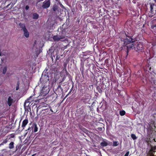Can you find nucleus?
<instances>
[{
    "mask_svg": "<svg viewBox=\"0 0 156 156\" xmlns=\"http://www.w3.org/2000/svg\"><path fill=\"white\" fill-rule=\"evenodd\" d=\"M27 132H28L26 133V134H27Z\"/></svg>",
    "mask_w": 156,
    "mask_h": 156,
    "instance_id": "obj_55",
    "label": "nucleus"
},
{
    "mask_svg": "<svg viewBox=\"0 0 156 156\" xmlns=\"http://www.w3.org/2000/svg\"><path fill=\"white\" fill-rule=\"evenodd\" d=\"M129 152L127 151L126 152V153L124 155V156H128L129 154Z\"/></svg>",
    "mask_w": 156,
    "mask_h": 156,
    "instance_id": "obj_37",
    "label": "nucleus"
},
{
    "mask_svg": "<svg viewBox=\"0 0 156 156\" xmlns=\"http://www.w3.org/2000/svg\"><path fill=\"white\" fill-rule=\"evenodd\" d=\"M20 83L19 81H18L16 83V90H18L19 89Z\"/></svg>",
    "mask_w": 156,
    "mask_h": 156,
    "instance_id": "obj_29",
    "label": "nucleus"
},
{
    "mask_svg": "<svg viewBox=\"0 0 156 156\" xmlns=\"http://www.w3.org/2000/svg\"><path fill=\"white\" fill-rule=\"evenodd\" d=\"M84 63L83 62H81L80 64V70L81 72V74L83 76L84 73Z\"/></svg>",
    "mask_w": 156,
    "mask_h": 156,
    "instance_id": "obj_13",
    "label": "nucleus"
},
{
    "mask_svg": "<svg viewBox=\"0 0 156 156\" xmlns=\"http://www.w3.org/2000/svg\"><path fill=\"white\" fill-rule=\"evenodd\" d=\"M7 69V67L6 66H5L3 69V73L5 74V73Z\"/></svg>",
    "mask_w": 156,
    "mask_h": 156,
    "instance_id": "obj_30",
    "label": "nucleus"
},
{
    "mask_svg": "<svg viewBox=\"0 0 156 156\" xmlns=\"http://www.w3.org/2000/svg\"><path fill=\"white\" fill-rule=\"evenodd\" d=\"M153 140H154V142H155V139H153V140H152V141H153Z\"/></svg>",
    "mask_w": 156,
    "mask_h": 156,
    "instance_id": "obj_46",
    "label": "nucleus"
},
{
    "mask_svg": "<svg viewBox=\"0 0 156 156\" xmlns=\"http://www.w3.org/2000/svg\"><path fill=\"white\" fill-rule=\"evenodd\" d=\"M58 5L55 4L53 5L52 8V9L54 12H56L58 10Z\"/></svg>",
    "mask_w": 156,
    "mask_h": 156,
    "instance_id": "obj_19",
    "label": "nucleus"
},
{
    "mask_svg": "<svg viewBox=\"0 0 156 156\" xmlns=\"http://www.w3.org/2000/svg\"><path fill=\"white\" fill-rule=\"evenodd\" d=\"M64 24L60 27L61 31L57 35H54L53 37V39L55 41H58L61 39H65L66 37L65 28H64Z\"/></svg>",
    "mask_w": 156,
    "mask_h": 156,
    "instance_id": "obj_2",
    "label": "nucleus"
},
{
    "mask_svg": "<svg viewBox=\"0 0 156 156\" xmlns=\"http://www.w3.org/2000/svg\"><path fill=\"white\" fill-rule=\"evenodd\" d=\"M36 154H33L31 156H34Z\"/></svg>",
    "mask_w": 156,
    "mask_h": 156,
    "instance_id": "obj_47",
    "label": "nucleus"
},
{
    "mask_svg": "<svg viewBox=\"0 0 156 156\" xmlns=\"http://www.w3.org/2000/svg\"><path fill=\"white\" fill-rule=\"evenodd\" d=\"M99 82H98L96 83V88L98 92L100 94H101L102 92V90H101V88H100V84L99 83H98Z\"/></svg>",
    "mask_w": 156,
    "mask_h": 156,
    "instance_id": "obj_14",
    "label": "nucleus"
},
{
    "mask_svg": "<svg viewBox=\"0 0 156 156\" xmlns=\"http://www.w3.org/2000/svg\"><path fill=\"white\" fill-rule=\"evenodd\" d=\"M104 85L103 84H101L100 85V88H101V90H104L103 88V87H104Z\"/></svg>",
    "mask_w": 156,
    "mask_h": 156,
    "instance_id": "obj_34",
    "label": "nucleus"
},
{
    "mask_svg": "<svg viewBox=\"0 0 156 156\" xmlns=\"http://www.w3.org/2000/svg\"><path fill=\"white\" fill-rule=\"evenodd\" d=\"M154 27H156V24H155L154 25Z\"/></svg>",
    "mask_w": 156,
    "mask_h": 156,
    "instance_id": "obj_53",
    "label": "nucleus"
},
{
    "mask_svg": "<svg viewBox=\"0 0 156 156\" xmlns=\"http://www.w3.org/2000/svg\"><path fill=\"white\" fill-rule=\"evenodd\" d=\"M65 78V77L63 78L62 81H60L59 82L58 87L57 88V90H58V89H59L60 91H63V89L61 87V86L62 85V82L64 80Z\"/></svg>",
    "mask_w": 156,
    "mask_h": 156,
    "instance_id": "obj_16",
    "label": "nucleus"
},
{
    "mask_svg": "<svg viewBox=\"0 0 156 156\" xmlns=\"http://www.w3.org/2000/svg\"><path fill=\"white\" fill-rule=\"evenodd\" d=\"M13 5L12 4V5H11V8H12V6H13Z\"/></svg>",
    "mask_w": 156,
    "mask_h": 156,
    "instance_id": "obj_50",
    "label": "nucleus"
},
{
    "mask_svg": "<svg viewBox=\"0 0 156 156\" xmlns=\"http://www.w3.org/2000/svg\"><path fill=\"white\" fill-rule=\"evenodd\" d=\"M13 103V99L10 96L9 97L7 101V104L9 106L12 105Z\"/></svg>",
    "mask_w": 156,
    "mask_h": 156,
    "instance_id": "obj_15",
    "label": "nucleus"
},
{
    "mask_svg": "<svg viewBox=\"0 0 156 156\" xmlns=\"http://www.w3.org/2000/svg\"><path fill=\"white\" fill-rule=\"evenodd\" d=\"M86 106L83 105L81 101H79L77 103L76 110H79L82 108H85Z\"/></svg>",
    "mask_w": 156,
    "mask_h": 156,
    "instance_id": "obj_11",
    "label": "nucleus"
},
{
    "mask_svg": "<svg viewBox=\"0 0 156 156\" xmlns=\"http://www.w3.org/2000/svg\"><path fill=\"white\" fill-rule=\"evenodd\" d=\"M49 111V108L46 109H43L42 110L41 112L42 113H47Z\"/></svg>",
    "mask_w": 156,
    "mask_h": 156,
    "instance_id": "obj_26",
    "label": "nucleus"
},
{
    "mask_svg": "<svg viewBox=\"0 0 156 156\" xmlns=\"http://www.w3.org/2000/svg\"><path fill=\"white\" fill-rule=\"evenodd\" d=\"M10 4H9L7 6H6V7H8L10 5Z\"/></svg>",
    "mask_w": 156,
    "mask_h": 156,
    "instance_id": "obj_42",
    "label": "nucleus"
},
{
    "mask_svg": "<svg viewBox=\"0 0 156 156\" xmlns=\"http://www.w3.org/2000/svg\"><path fill=\"white\" fill-rule=\"evenodd\" d=\"M31 128H31H30V127H29V128H28V129H27V130H26V131H27V130H29L30 129V128Z\"/></svg>",
    "mask_w": 156,
    "mask_h": 156,
    "instance_id": "obj_44",
    "label": "nucleus"
},
{
    "mask_svg": "<svg viewBox=\"0 0 156 156\" xmlns=\"http://www.w3.org/2000/svg\"><path fill=\"white\" fill-rule=\"evenodd\" d=\"M149 4L150 5V12L152 14H155L156 13V9L155 8V7H156V6L155 5V4L150 3Z\"/></svg>",
    "mask_w": 156,
    "mask_h": 156,
    "instance_id": "obj_7",
    "label": "nucleus"
},
{
    "mask_svg": "<svg viewBox=\"0 0 156 156\" xmlns=\"http://www.w3.org/2000/svg\"><path fill=\"white\" fill-rule=\"evenodd\" d=\"M36 43H37V41H34V44H33V46H35V45L36 44Z\"/></svg>",
    "mask_w": 156,
    "mask_h": 156,
    "instance_id": "obj_41",
    "label": "nucleus"
},
{
    "mask_svg": "<svg viewBox=\"0 0 156 156\" xmlns=\"http://www.w3.org/2000/svg\"><path fill=\"white\" fill-rule=\"evenodd\" d=\"M45 88L46 87H43L42 89L41 90V93H42L44 94H47L48 93L47 92H46V93H44V92L45 90Z\"/></svg>",
    "mask_w": 156,
    "mask_h": 156,
    "instance_id": "obj_31",
    "label": "nucleus"
},
{
    "mask_svg": "<svg viewBox=\"0 0 156 156\" xmlns=\"http://www.w3.org/2000/svg\"><path fill=\"white\" fill-rule=\"evenodd\" d=\"M112 143L106 140L103 139L102 142L100 143V145L101 147H105L108 145H109V143Z\"/></svg>",
    "mask_w": 156,
    "mask_h": 156,
    "instance_id": "obj_8",
    "label": "nucleus"
},
{
    "mask_svg": "<svg viewBox=\"0 0 156 156\" xmlns=\"http://www.w3.org/2000/svg\"><path fill=\"white\" fill-rule=\"evenodd\" d=\"M26 104V102H24V106Z\"/></svg>",
    "mask_w": 156,
    "mask_h": 156,
    "instance_id": "obj_48",
    "label": "nucleus"
},
{
    "mask_svg": "<svg viewBox=\"0 0 156 156\" xmlns=\"http://www.w3.org/2000/svg\"><path fill=\"white\" fill-rule=\"evenodd\" d=\"M60 58V55H57L56 58V60H58Z\"/></svg>",
    "mask_w": 156,
    "mask_h": 156,
    "instance_id": "obj_33",
    "label": "nucleus"
},
{
    "mask_svg": "<svg viewBox=\"0 0 156 156\" xmlns=\"http://www.w3.org/2000/svg\"><path fill=\"white\" fill-rule=\"evenodd\" d=\"M133 37L132 34L127 32L123 34L120 38L121 41H123L122 49H126V53L127 54L129 52V50L131 49L134 48L136 51H142L143 49L144 46L142 43L141 42H137L135 47L136 41Z\"/></svg>",
    "mask_w": 156,
    "mask_h": 156,
    "instance_id": "obj_1",
    "label": "nucleus"
},
{
    "mask_svg": "<svg viewBox=\"0 0 156 156\" xmlns=\"http://www.w3.org/2000/svg\"><path fill=\"white\" fill-rule=\"evenodd\" d=\"M29 9V6L28 5H27L25 7V9L26 10H27Z\"/></svg>",
    "mask_w": 156,
    "mask_h": 156,
    "instance_id": "obj_39",
    "label": "nucleus"
},
{
    "mask_svg": "<svg viewBox=\"0 0 156 156\" xmlns=\"http://www.w3.org/2000/svg\"><path fill=\"white\" fill-rule=\"evenodd\" d=\"M10 138H6L4 140L3 142L0 144L1 145H3L4 144L7 143Z\"/></svg>",
    "mask_w": 156,
    "mask_h": 156,
    "instance_id": "obj_22",
    "label": "nucleus"
},
{
    "mask_svg": "<svg viewBox=\"0 0 156 156\" xmlns=\"http://www.w3.org/2000/svg\"><path fill=\"white\" fill-rule=\"evenodd\" d=\"M119 114L121 116H123L125 114L126 112L124 110H122L120 111Z\"/></svg>",
    "mask_w": 156,
    "mask_h": 156,
    "instance_id": "obj_27",
    "label": "nucleus"
},
{
    "mask_svg": "<svg viewBox=\"0 0 156 156\" xmlns=\"http://www.w3.org/2000/svg\"><path fill=\"white\" fill-rule=\"evenodd\" d=\"M145 141L147 143V145L150 146L151 147V149L149 151L148 155L154 154L155 152H156L155 150H156V146H152L151 144V141L150 138H146L145 139Z\"/></svg>",
    "mask_w": 156,
    "mask_h": 156,
    "instance_id": "obj_3",
    "label": "nucleus"
},
{
    "mask_svg": "<svg viewBox=\"0 0 156 156\" xmlns=\"http://www.w3.org/2000/svg\"><path fill=\"white\" fill-rule=\"evenodd\" d=\"M32 129H34V132H36L37 131L38 128L36 123H34L33 124Z\"/></svg>",
    "mask_w": 156,
    "mask_h": 156,
    "instance_id": "obj_18",
    "label": "nucleus"
},
{
    "mask_svg": "<svg viewBox=\"0 0 156 156\" xmlns=\"http://www.w3.org/2000/svg\"><path fill=\"white\" fill-rule=\"evenodd\" d=\"M148 68H149V70L151 71V67H148Z\"/></svg>",
    "mask_w": 156,
    "mask_h": 156,
    "instance_id": "obj_43",
    "label": "nucleus"
},
{
    "mask_svg": "<svg viewBox=\"0 0 156 156\" xmlns=\"http://www.w3.org/2000/svg\"><path fill=\"white\" fill-rule=\"evenodd\" d=\"M131 137L133 140H136L137 138V137L136 136L135 134H132L131 135Z\"/></svg>",
    "mask_w": 156,
    "mask_h": 156,
    "instance_id": "obj_25",
    "label": "nucleus"
},
{
    "mask_svg": "<svg viewBox=\"0 0 156 156\" xmlns=\"http://www.w3.org/2000/svg\"><path fill=\"white\" fill-rule=\"evenodd\" d=\"M83 96L81 99V100L83 101L84 103H86L87 102L89 101L90 99V95L87 93L85 94L84 95H83Z\"/></svg>",
    "mask_w": 156,
    "mask_h": 156,
    "instance_id": "obj_6",
    "label": "nucleus"
},
{
    "mask_svg": "<svg viewBox=\"0 0 156 156\" xmlns=\"http://www.w3.org/2000/svg\"><path fill=\"white\" fill-rule=\"evenodd\" d=\"M154 83L153 85L150 87V90L151 91H153L154 94L156 93V81L155 79L152 80Z\"/></svg>",
    "mask_w": 156,
    "mask_h": 156,
    "instance_id": "obj_9",
    "label": "nucleus"
},
{
    "mask_svg": "<svg viewBox=\"0 0 156 156\" xmlns=\"http://www.w3.org/2000/svg\"><path fill=\"white\" fill-rule=\"evenodd\" d=\"M14 143L13 142H11L9 145V149H12L14 147Z\"/></svg>",
    "mask_w": 156,
    "mask_h": 156,
    "instance_id": "obj_21",
    "label": "nucleus"
},
{
    "mask_svg": "<svg viewBox=\"0 0 156 156\" xmlns=\"http://www.w3.org/2000/svg\"><path fill=\"white\" fill-rule=\"evenodd\" d=\"M23 31L24 32V35L27 38L28 37H29V33L27 29H24V30H23Z\"/></svg>",
    "mask_w": 156,
    "mask_h": 156,
    "instance_id": "obj_20",
    "label": "nucleus"
},
{
    "mask_svg": "<svg viewBox=\"0 0 156 156\" xmlns=\"http://www.w3.org/2000/svg\"><path fill=\"white\" fill-rule=\"evenodd\" d=\"M147 156H154V154L151 155H148Z\"/></svg>",
    "mask_w": 156,
    "mask_h": 156,
    "instance_id": "obj_45",
    "label": "nucleus"
},
{
    "mask_svg": "<svg viewBox=\"0 0 156 156\" xmlns=\"http://www.w3.org/2000/svg\"><path fill=\"white\" fill-rule=\"evenodd\" d=\"M60 90L59 89H58V90H57V89L55 90L56 92L57 93H58V94H60L61 93V92H62V91H60Z\"/></svg>",
    "mask_w": 156,
    "mask_h": 156,
    "instance_id": "obj_32",
    "label": "nucleus"
},
{
    "mask_svg": "<svg viewBox=\"0 0 156 156\" xmlns=\"http://www.w3.org/2000/svg\"><path fill=\"white\" fill-rule=\"evenodd\" d=\"M19 26L23 30H24V29H27L25 25L24 24L22 23H19Z\"/></svg>",
    "mask_w": 156,
    "mask_h": 156,
    "instance_id": "obj_23",
    "label": "nucleus"
},
{
    "mask_svg": "<svg viewBox=\"0 0 156 156\" xmlns=\"http://www.w3.org/2000/svg\"><path fill=\"white\" fill-rule=\"evenodd\" d=\"M40 1H43V0H39Z\"/></svg>",
    "mask_w": 156,
    "mask_h": 156,
    "instance_id": "obj_54",
    "label": "nucleus"
},
{
    "mask_svg": "<svg viewBox=\"0 0 156 156\" xmlns=\"http://www.w3.org/2000/svg\"><path fill=\"white\" fill-rule=\"evenodd\" d=\"M72 88L70 90V91L69 92V93L65 97L64 99H65L66 98H67V96H68L69 94L71 93V92L72 91Z\"/></svg>",
    "mask_w": 156,
    "mask_h": 156,
    "instance_id": "obj_35",
    "label": "nucleus"
},
{
    "mask_svg": "<svg viewBox=\"0 0 156 156\" xmlns=\"http://www.w3.org/2000/svg\"><path fill=\"white\" fill-rule=\"evenodd\" d=\"M89 87L91 89H92L93 88V85H90L89 86Z\"/></svg>",
    "mask_w": 156,
    "mask_h": 156,
    "instance_id": "obj_38",
    "label": "nucleus"
},
{
    "mask_svg": "<svg viewBox=\"0 0 156 156\" xmlns=\"http://www.w3.org/2000/svg\"><path fill=\"white\" fill-rule=\"evenodd\" d=\"M33 19H37L39 17L37 13H34L33 14Z\"/></svg>",
    "mask_w": 156,
    "mask_h": 156,
    "instance_id": "obj_24",
    "label": "nucleus"
},
{
    "mask_svg": "<svg viewBox=\"0 0 156 156\" xmlns=\"http://www.w3.org/2000/svg\"><path fill=\"white\" fill-rule=\"evenodd\" d=\"M119 143L117 141H113V146L116 147L119 145Z\"/></svg>",
    "mask_w": 156,
    "mask_h": 156,
    "instance_id": "obj_28",
    "label": "nucleus"
},
{
    "mask_svg": "<svg viewBox=\"0 0 156 156\" xmlns=\"http://www.w3.org/2000/svg\"><path fill=\"white\" fill-rule=\"evenodd\" d=\"M49 110H50L52 112H53V111L51 109H49Z\"/></svg>",
    "mask_w": 156,
    "mask_h": 156,
    "instance_id": "obj_51",
    "label": "nucleus"
},
{
    "mask_svg": "<svg viewBox=\"0 0 156 156\" xmlns=\"http://www.w3.org/2000/svg\"><path fill=\"white\" fill-rule=\"evenodd\" d=\"M10 137L9 138H10V139L11 138H14L15 136V135L13 134H10Z\"/></svg>",
    "mask_w": 156,
    "mask_h": 156,
    "instance_id": "obj_36",
    "label": "nucleus"
},
{
    "mask_svg": "<svg viewBox=\"0 0 156 156\" xmlns=\"http://www.w3.org/2000/svg\"><path fill=\"white\" fill-rule=\"evenodd\" d=\"M85 108H82L79 110H76V114L78 119H80V120H83L85 118L86 114L84 111Z\"/></svg>",
    "mask_w": 156,
    "mask_h": 156,
    "instance_id": "obj_4",
    "label": "nucleus"
},
{
    "mask_svg": "<svg viewBox=\"0 0 156 156\" xmlns=\"http://www.w3.org/2000/svg\"><path fill=\"white\" fill-rule=\"evenodd\" d=\"M65 73L66 74V75H68V74H69V73H68V72H67L66 70H65Z\"/></svg>",
    "mask_w": 156,
    "mask_h": 156,
    "instance_id": "obj_40",
    "label": "nucleus"
},
{
    "mask_svg": "<svg viewBox=\"0 0 156 156\" xmlns=\"http://www.w3.org/2000/svg\"><path fill=\"white\" fill-rule=\"evenodd\" d=\"M50 2L49 0L45 1L43 2V5L42 7L44 9H47L48 8L50 5Z\"/></svg>",
    "mask_w": 156,
    "mask_h": 156,
    "instance_id": "obj_10",
    "label": "nucleus"
},
{
    "mask_svg": "<svg viewBox=\"0 0 156 156\" xmlns=\"http://www.w3.org/2000/svg\"><path fill=\"white\" fill-rule=\"evenodd\" d=\"M139 73H140V71H138L137 72V74Z\"/></svg>",
    "mask_w": 156,
    "mask_h": 156,
    "instance_id": "obj_49",
    "label": "nucleus"
},
{
    "mask_svg": "<svg viewBox=\"0 0 156 156\" xmlns=\"http://www.w3.org/2000/svg\"><path fill=\"white\" fill-rule=\"evenodd\" d=\"M60 57H61V56H63V55H60Z\"/></svg>",
    "mask_w": 156,
    "mask_h": 156,
    "instance_id": "obj_52",
    "label": "nucleus"
},
{
    "mask_svg": "<svg viewBox=\"0 0 156 156\" xmlns=\"http://www.w3.org/2000/svg\"><path fill=\"white\" fill-rule=\"evenodd\" d=\"M104 124L103 123H99L97 125L96 129L99 131H101L102 130V128H104Z\"/></svg>",
    "mask_w": 156,
    "mask_h": 156,
    "instance_id": "obj_12",
    "label": "nucleus"
},
{
    "mask_svg": "<svg viewBox=\"0 0 156 156\" xmlns=\"http://www.w3.org/2000/svg\"><path fill=\"white\" fill-rule=\"evenodd\" d=\"M28 122V120L27 119L24 120L22 122V127H23V129H24V127L26 126V125L27 124Z\"/></svg>",
    "mask_w": 156,
    "mask_h": 156,
    "instance_id": "obj_17",
    "label": "nucleus"
},
{
    "mask_svg": "<svg viewBox=\"0 0 156 156\" xmlns=\"http://www.w3.org/2000/svg\"><path fill=\"white\" fill-rule=\"evenodd\" d=\"M85 108H82L79 110H76V114L78 119H80V120H83L85 118L86 114L84 111Z\"/></svg>",
    "mask_w": 156,
    "mask_h": 156,
    "instance_id": "obj_5",
    "label": "nucleus"
}]
</instances>
